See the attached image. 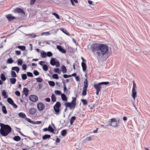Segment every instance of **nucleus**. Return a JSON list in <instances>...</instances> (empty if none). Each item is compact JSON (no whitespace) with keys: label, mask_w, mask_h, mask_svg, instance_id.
Segmentation results:
<instances>
[{"label":"nucleus","mask_w":150,"mask_h":150,"mask_svg":"<svg viewBox=\"0 0 150 150\" xmlns=\"http://www.w3.org/2000/svg\"><path fill=\"white\" fill-rule=\"evenodd\" d=\"M91 49L98 62L101 60L104 55L108 51V46L101 44L93 43L91 46Z\"/></svg>","instance_id":"1"},{"label":"nucleus","mask_w":150,"mask_h":150,"mask_svg":"<svg viewBox=\"0 0 150 150\" xmlns=\"http://www.w3.org/2000/svg\"><path fill=\"white\" fill-rule=\"evenodd\" d=\"M0 134L2 136H6L11 132L12 128L8 125L0 123Z\"/></svg>","instance_id":"2"},{"label":"nucleus","mask_w":150,"mask_h":150,"mask_svg":"<svg viewBox=\"0 0 150 150\" xmlns=\"http://www.w3.org/2000/svg\"><path fill=\"white\" fill-rule=\"evenodd\" d=\"M109 83L108 82H103L98 83V84H95L93 86L96 90V94L97 95H99V93L100 91V89L102 88L101 86L102 85H107Z\"/></svg>","instance_id":"3"},{"label":"nucleus","mask_w":150,"mask_h":150,"mask_svg":"<svg viewBox=\"0 0 150 150\" xmlns=\"http://www.w3.org/2000/svg\"><path fill=\"white\" fill-rule=\"evenodd\" d=\"M73 99L71 102L66 103L64 104L66 108H69L71 109H74L76 105V98L72 97Z\"/></svg>","instance_id":"4"},{"label":"nucleus","mask_w":150,"mask_h":150,"mask_svg":"<svg viewBox=\"0 0 150 150\" xmlns=\"http://www.w3.org/2000/svg\"><path fill=\"white\" fill-rule=\"evenodd\" d=\"M61 106V103L59 102H57L56 104L54 106V110L57 115L59 114L60 112L59 108Z\"/></svg>","instance_id":"5"},{"label":"nucleus","mask_w":150,"mask_h":150,"mask_svg":"<svg viewBox=\"0 0 150 150\" xmlns=\"http://www.w3.org/2000/svg\"><path fill=\"white\" fill-rule=\"evenodd\" d=\"M83 83L84 86L83 87L82 95L83 96H85L86 95L87 88L88 87V83L87 79L85 80Z\"/></svg>","instance_id":"6"},{"label":"nucleus","mask_w":150,"mask_h":150,"mask_svg":"<svg viewBox=\"0 0 150 150\" xmlns=\"http://www.w3.org/2000/svg\"><path fill=\"white\" fill-rule=\"evenodd\" d=\"M29 99L32 102H36L38 100V98L35 95H31L29 97Z\"/></svg>","instance_id":"7"},{"label":"nucleus","mask_w":150,"mask_h":150,"mask_svg":"<svg viewBox=\"0 0 150 150\" xmlns=\"http://www.w3.org/2000/svg\"><path fill=\"white\" fill-rule=\"evenodd\" d=\"M112 119L114 120L112 123V126L115 128H118L119 125L118 124L115 118H113Z\"/></svg>","instance_id":"8"},{"label":"nucleus","mask_w":150,"mask_h":150,"mask_svg":"<svg viewBox=\"0 0 150 150\" xmlns=\"http://www.w3.org/2000/svg\"><path fill=\"white\" fill-rule=\"evenodd\" d=\"M37 107L38 109L39 110L41 111L44 109L45 108V106L42 103H40L38 104Z\"/></svg>","instance_id":"9"},{"label":"nucleus","mask_w":150,"mask_h":150,"mask_svg":"<svg viewBox=\"0 0 150 150\" xmlns=\"http://www.w3.org/2000/svg\"><path fill=\"white\" fill-rule=\"evenodd\" d=\"M57 48L60 52L63 53H65L66 52L65 50L61 46L59 45H57Z\"/></svg>","instance_id":"10"},{"label":"nucleus","mask_w":150,"mask_h":150,"mask_svg":"<svg viewBox=\"0 0 150 150\" xmlns=\"http://www.w3.org/2000/svg\"><path fill=\"white\" fill-rule=\"evenodd\" d=\"M133 51L136 53H139L141 52V50L140 48L137 46H135L134 47Z\"/></svg>","instance_id":"11"},{"label":"nucleus","mask_w":150,"mask_h":150,"mask_svg":"<svg viewBox=\"0 0 150 150\" xmlns=\"http://www.w3.org/2000/svg\"><path fill=\"white\" fill-rule=\"evenodd\" d=\"M14 11L15 13H21L22 14H25V13L23 9L21 8H17L15 9Z\"/></svg>","instance_id":"12"},{"label":"nucleus","mask_w":150,"mask_h":150,"mask_svg":"<svg viewBox=\"0 0 150 150\" xmlns=\"http://www.w3.org/2000/svg\"><path fill=\"white\" fill-rule=\"evenodd\" d=\"M6 17L8 19L9 21L13 20L15 19V17L12 16V15L9 14L6 15Z\"/></svg>","instance_id":"13"},{"label":"nucleus","mask_w":150,"mask_h":150,"mask_svg":"<svg viewBox=\"0 0 150 150\" xmlns=\"http://www.w3.org/2000/svg\"><path fill=\"white\" fill-rule=\"evenodd\" d=\"M137 94L136 89H132V96L135 101Z\"/></svg>","instance_id":"14"},{"label":"nucleus","mask_w":150,"mask_h":150,"mask_svg":"<svg viewBox=\"0 0 150 150\" xmlns=\"http://www.w3.org/2000/svg\"><path fill=\"white\" fill-rule=\"evenodd\" d=\"M36 111V109L35 108H32L29 110V113L31 115H33L35 113Z\"/></svg>","instance_id":"15"},{"label":"nucleus","mask_w":150,"mask_h":150,"mask_svg":"<svg viewBox=\"0 0 150 150\" xmlns=\"http://www.w3.org/2000/svg\"><path fill=\"white\" fill-rule=\"evenodd\" d=\"M29 90L26 88H24L23 89V93L25 96H27Z\"/></svg>","instance_id":"16"},{"label":"nucleus","mask_w":150,"mask_h":150,"mask_svg":"<svg viewBox=\"0 0 150 150\" xmlns=\"http://www.w3.org/2000/svg\"><path fill=\"white\" fill-rule=\"evenodd\" d=\"M81 64L83 71H85L86 69V64L85 62H82L81 63Z\"/></svg>","instance_id":"17"},{"label":"nucleus","mask_w":150,"mask_h":150,"mask_svg":"<svg viewBox=\"0 0 150 150\" xmlns=\"http://www.w3.org/2000/svg\"><path fill=\"white\" fill-rule=\"evenodd\" d=\"M41 56L42 58H45L47 56L46 53V52L43 51H41L40 52Z\"/></svg>","instance_id":"18"},{"label":"nucleus","mask_w":150,"mask_h":150,"mask_svg":"<svg viewBox=\"0 0 150 150\" xmlns=\"http://www.w3.org/2000/svg\"><path fill=\"white\" fill-rule=\"evenodd\" d=\"M62 99V100L64 101H67V98L64 93H62L61 95Z\"/></svg>","instance_id":"19"},{"label":"nucleus","mask_w":150,"mask_h":150,"mask_svg":"<svg viewBox=\"0 0 150 150\" xmlns=\"http://www.w3.org/2000/svg\"><path fill=\"white\" fill-rule=\"evenodd\" d=\"M60 30L63 32V33H64L66 35L68 36H69L70 35L69 33L67 31L66 29L64 28H61L60 29Z\"/></svg>","instance_id":"20"},{"label":"nucleus","mask_w":150,"mask_h":150,"mask_svg":"<svg viewBox=\"0 0 150 150\" xmlns=\"http://www.w3.org/2000/svg\"><path fill=\"white\" fill-rule=\"evenodd\" d=\"M18 115L19 117L23 118L25 119L26 117V115L24 113L22 112H20L18 114Z\"/></svg>","instance_id":"21"},{"label":"nucleus","mask_w":150,"mask_h":150,"mask_svg":"<svg viewBox=\"0 0 150 150\" xmlns=\"http://www.w3.org/2000/svg\"><path fill=\"white\" fill-rule=\"evenodd\" d=\"M113 120L112 118L110 120L106 122V126H112L111 124Z\"/></svg>","instance_id":"22"},{"label":"nucleus","mask_w":150,"mask_h":150,"mask_svg":"<svg viewBox=\"0 0 150 150\" xmlns=\"http://www.w3.org/2000/svg\"><path fill=\"white\" fill-rule=\"evenodd\" d=\"M12 70L15 71L17 73H18L20 69L18 67H14L12 68Z\"/></svg>","instance_id":"23"},{"label":"nucleus","mask_w":150,"mask_h":150,"mask_svg":"<svg viewBox=\"0 0 150 150\" xmlns=\"http://www.w3.org/2000/svg\"><path fill=\"white\" fill-rule=\"evenodd\" d=\"M76 117L75 116H72V117H71V118L70 119V125H72L73 124L74 121V120H76Z\"/></svg>","instance_id":"24"},{"label":"nucleus","mask_w":150,"mask_h":150,"mask_svg":"<svg viewBox=\"0 0 150 150\" xmlns=\"http://www.w3.org/2000/svg\"><path fill=\"white\" fill-rule=\"evenodd\" d=\"M51 137V136L49 134H45L42 137V139L46 140L47 139H49Z\"/></svg>","instance_id":"25"},{"label":"nucleus","mask_w":150,"mask_h":150,"mask_svg":"<svg viewBox=\"0 0 150 150\" xmlns=\"http://www.w3.org/2000/svg\"><path fill=\"white\" fill-rule=\"evenodd\" d=\"M16 78H11L10 79V81L11 83L12 84H14L16 82Z\"/></svg>","instance_id":"26"},{"label":"nucleus","mask_w":150,"mask_h":150,"mask_svg":"<svg viewBox=\"0 0 150 150\" xmlns=\"http://www.w3.org/2000/svg\"><path fill=\"white\" fill-rule=\"evenodd\" d=\"M2 94L3 96H4V98H6L8 97V96L7 95L6 92L5 90H3L2 91Z\"/></svg>","instance_id":"27"},{"label":"nucleus","mask_w":150,"mask_h":150,"mask_svg":"<svg viewBox=\"0 0 150 150\" xmlns=\"http://www.w3.org/2000/svg\"><path fill=\"white\" fill-rule=\"evenodd\" d=\"M56 62V61H55V59L54 58H52L50 61V64L51 65L54 66L55 65L54 64Z\"/></svg>","instance_id":"28"},{"label":"nucleus","mask_w":150,"mask_h":150,"mask_svg":"<svg viewBox=\"0 0 150 150\" xmlns=\"http://www.w3.org/2000/svg\"><path fill=\"white\" fill-rule=\"evenodd\" d=\"M21 137L18 136H15L13 138V139L16 141H18L21 140Z\"/></svg>","instance_id":"29"},{"label":"nucleus","mask_w":150,"mask_h":150,"mask_svg":"<svg viewBox=\"0 0 150 150\" xmlns=\"http://www.w3.org/2000/svg\"><path fill=\"white\" fill-rule=\"evenodd\" d=\"M67 130L66 129H63V130L61 132V135L64 137L67 134Z\"/></svg>","instance_id":"30"},{"label":"nucleus","mask_w":150,"mask_h":150,"mask_svg":"<svg viewBox=\"0 0 150 150\" xmlns=\"http://www.w3.org/2000/svg\"><path fill=\"white\" fill-rule=\"evenodd\" d=\"M2 111L4 114H6L7 113V111L5 106L3 105L2 107Z\"/></svg>","instance_id":"31"},{"label":"nucleus","mask_w":150,"mask_h":150,"mask_svg":"<svg viewBox=\"0 0 150 150\" xmlns=\"http://www.w3.org/2000/svg\"><path fill=\"white\" fill-rule=\"evenodd\" d=\"M51 99L52 101L53 102H55L56 101V97L55 96V95L54 94H52V95Z\"/></svg>","instance_id":"32"},{"label":"nucleus","mask_w":150,"mask_h":150,"mask_svg":"<svg viewBox=\"0 0 150 150\" xmlns=\"http://www.w3.org/2000/svg\"><path fill=\"white\" fill-rule=\"evenodd\" d=\"M7 101L11 105L14 103L13 100L10 98H8Z\"/></svg>","instance_id":"33"},{"label":"nucleus","mask_w":150,"mask_h":150,"mask_svg":"<svg viewBox=\"0 0 150 150\" xmlns=\"http://www.w3.org/2000/svg\"><path fill=\"white\" fill-rule=\"evenodd\" d=\"M62 71L63 73H65L67 72V69L63 65L62 67Z\"/></svg>","instance_id":"34"},{"label":"nucleus","mask_w":150,"mask_h":150,"mask_svg":"<svg viewBox=\"0 0 150 150\" xmlns=\"http://www.w3.org/2000/svg\"><path fill=\"white\" fill-rule=\"evenodd\" d=\"M17 48L22 51H24L25 50V47L24 46H18Z\"/></svg>","instance_id":"35"},{"label":"nucleus","mask_w":150,"mask_h":150,"mask_svg":"<svg viewBox=\"0 0 150 150\" xmlns=\"http://www.w3.org/2000/svg\"><path fill=\"white\" fill-rule=\"evenodd\" d=\"M1 79L3 81H5L6 80V77L3 74L1 73Z\"/></svg>","instance_id":"36"},{"label":"nucleus","mask_w":150,"mask_h":150,"mask_svg":"<svg viewBox=\"0 0 150 150\" xmlns=\"http://www.w3.org/2000/svg\"><path fill=\"white\" fill-rule=\"evenodd\" d=\"M81 101L82 102L83 104V105H87L88 103V102L86 99H81Z\"/></svg>","instance_id":"37"},{"label":"nucleus","mask_w":150,"mask_h":150,"mask_svg":"<svg viewBox=\"0 0 150 150\" xmlns=\"http://www.w3.org/2000/svg\"><path fill=\"white\" fill-rule=\"evenodd\" d=\"M11 76L13 78H15L16 77V74L14 71H11Z\"/></svg>","instance_id":"38"},{"label":"nucleus","mask_w":150,"mask_h":150,"mask_svg":"<svg viewBox=\"0 0 150 150\" xmlns=\"http://www.w3.org/2000/svg\"><path fill=\"white\" fill-rule=\"evenodd\" d=\"M54 70L55 73H57L58 74H60L61 73V71L59 70V69L58 68H54Z\"/></svg>","instance_id":"39"},{"label":"nucleus","mask_w":150,"mask_h":150,"mask_svg":"<svg viewBox=\"0 0 150 150\" xmlns=\"http://www.w3.org/2000/svg\"><path fill=\"white\" fill-rule=\"evenodd\" d=\"M48 83L49 85L51 86H55V83L54 82L52 81H49Z\"/></svg>","instance_id":"40"},{"label":"nucleus","mask_w":150,"mask_h":150,"mask_svg":"<svg viewBox=\"0 0 150 150\" xmlns=\"http://www.w3.org/2000/svg\"><path fill=\"white\" fill-rule=\"evenodd\" d=\"M49 131L51 132L54 133V129L50 125L48 127Z\"/></svg>","instance_id":"41"},{"label":"nucleus","mask_w":150,"mask_h":150,"mask_svg":"<svg viewBox=\"0 0 150 150\" xmlns=\"http://www.w3.org/2000/svg\"><path fill=\"white\" fill-rule=\"evenodd\" d=\"M42 69L45 71H47L48 69V67L47 66L46 64H44L42 66Z\"/></svg>","instance_id":"42"},{"label":"nucleus","mask_w":150,"mask_h":150,"mask_svg":"<svg viewBox=\"0 0 150 150\" xmlns=\"http://www.w3.org/2000/svg\"><path fill=\"white\" fill-rule=\"evenodd\" d=\"M52 77L54 79H57L59 78V77L57 74H54L52 75Z\"/></svg>","instance_id":"43"},{"label":"nucleus","mask_w":150,"mask_h":150,"mask_svg":"<svg viewBox=\"0 0 150 150\" xmlns=\"http://www.w3.org/2000/svg\"><path fill=\"white\" fill-rule=\"evenodd\" d=\"M22 79L23 80H25L27 78V76L26 74H23L21 75Z\"/></svg>","instance_id":"44"},{"label":"nucleus","mask_w":150,"mask_h":150,"mask_svg":"<svg viewBox=\"0 0 150 150\" xmlns=\"http://www.w3.org/2000/svg\"><path fill=\"white\" fill-rule=\"evenodd\" d=\"M13 62V61L11 58H10L7 60V63L8 64H11Z\"/></svg>","instance_id":"45"},{"label":"nucleus","mask_w":150,"mask_h":150,"mask_svg":"<svg viewBox=\"0 0 150 150\" xmlns=\"http://www.w3.org/2000/svg\"><path fill=\"white\" fill-rule=\"evenodd\" d=\"M25 119L26 121H27L28 122L30 123H31L33 124H35V123H34V122L33 121H31V120L29 118L26 117Z\"/></svg>","instance_id":"46"},{"label":"nucleus","mask_w":150,"mask_h":150,"mask_svg":"<svg viewBox=\"0 0 150 150\" xmlns=\"http://www.w3.org/2000/svg\"><path fill=\"white\" fill-rule=\"evenodd\" d=\"M18 65H21L23 62V61L21 59H18L17 60Z\"/></svg>","instance_id":"47"},{"label":"nucleus","mask_w":150,"mask_h":150,"mask_svg":"<svg viewBox=\"0 0 150 150\" xmlns=\"http://www.w3.org/2000/svg\"><path fill=\"white\" fill-rule=\"evenodd\" d=\"M133 86L132 89H136L137 86L136 84L135 83V81H133Z\"/></svg>","instance_id":"48"},{"label":"nucleus","mask_w":150,"mask_h":150,"mask_svg":"<svg viewBox=\"0 0 150 150\" xmlns=\"http://www.w3.org/2000/svg\"><path fill=\"white\" fill-rule=\"evenodd\" d=\"M71 3L72 5L74 6V2L76 4L78 3V1L77 0H70Z\"/></svg>","instance_id":"49"},{"label":"nucleus","mask_w":150,"mask_h":150,"mask_svg":"<svg viewBox=\"0 0 150 150\" xmlns=\"http://www.w3.org/2000/svg\"><path fill=\"white\" fill-rule=\"evenodd\" d=\"M56 95H61V92L59 90H56L54 91Z\"/></svg>","instance_id":"50"},{"label":"nucleus","mask_w":150,"mask_h":150,"mask_svg":"<svg viewBox=\"0 0 150 150\" xmlns=\"http://www.w3.org/2000/svg\"><path fill=\"white\" fill-rule=\"evenodd\" d=\"M47 56L51 57L52 55V54L51 52H48L46 53Z\"/></svg>","instance_id":"51"},{"label":"nucleus","mask_w":150,"mask_h":150,"mask_svg":"<svg viewBox=\"0 0 150 150\" xmlns=\"http://www.w3.org/2000/svg\"><path fill=\"white\" fill-rule=\"evenodd\" d=\"M52 14L57 19H59L60 18L59 15L57 13H53Z\"/></svg>","instance_id":"52"},{"label":"nucleus","mask_w":150,"mask_h":150,"mask_svg":"<svg viewBox=\"0 0 150 150\" xmlns=\"http://www.w3.org/2000/svg\"><path fill=\"white\" fill-rule=\"evenodd\" d=\"M27 75L28 76L30 77H33V74L30 72H27Z\"/></svg>","instance_id":"53"},{"label":"nucleus","mask_w":150,"mask_h":150,"mask_svg":"<svg viewBox=\"0 0 150 150\" xmlns=\"http://www.w3.org/2000/svg\"><path fill=\"white\" fill-rule=\"evenodd\" d=\"M36 81L38 82H41L42 81V78L38 77L36 79Z\"/></svg>","instance_id":"54"},{"label":"nucleus","mask_w":150,"mask_h":150,"mask_svg":"<svg viewBox=\"0 0 150 150\" xmlns=\"http://www.w3.org/2000/svg\"><path fill=\"white\" fill-rule=\"evenodd\" d=\"M33 74L35 76H38L39 74V72L37 70H34L33 71Z\"/></svg>","instance_id":"55"},{"label":"nucleus","mask_w":150,"mask_h":150,"mask_svg":"<svg viewBox=\"0 0 150 150\" xmlns=\"http://www.w3.org/2000/svg\"><path fill=\"white\" fill-rule=\"evenodd\" d=\"M57 67H59L60 66V64L58 61H56L55 63L54 64Z\"/></svg>","instance_id":"56"},{"label":"nucleus","mask_w":150,"mask_h":150,"mask_svg":"<svg viewBox=\"0 0 150 150\" xmlns=\"http://www.w3.org/2000/svg\"><path fill=\"white\" fill-rule=\"evenodd\" d=\"M27 68V66L26 64H23V66H22V69L23 70H26Z\"/></svg>","instance_id":"57"},{"label":"nucleus","mask_w":150,"mask_h":150,"mask_svg":"<svg viewBox=\"0 0 150 150\" xmlns=\"http://www.w3.org/2000/svg\"><path fill=\"white\" fill-rule=\"evenodd\" d=\"M15 94L16 96H20V93L18 91H16L15 92Z\"/></svg>","instance_id":"58"},{"label":"nucleus","mask_w":150,"mask_h":150,"mask_svg":"<svg viewBox=\"0 0 150 150\" xmlns=\"http://www.w3.org/2000/svg\"><path fill=\"white\" fill-rule=\"evenodd\" d=\"M63 76V77L65 78H67L71 77V75H68L67 74H64Z\"/></svg>","instance_id":"59"},{"label":"nucleus","mask_w":150,"mask_h":150,"mask_svg":"<svg viewBox=\"0 0 150 150\" xmlns=\"http://www.w3.org/2000/svg\"><path fill=\"white\" fill-rule=\"evenodd\" d=\"M15 53L16 55H19L21 54V52L20 51L16 50L15 51Z\"/></svg>","instance_id":"60"},{"label":"nucleus","mask_w":150,"mask_h":150,"mask_svg":"<svg viewBox=\"0 0 150 150\" xmlns=\"http://www.w3.org/2000/svg\"><path fill=\"white\" fill-rule=\"evenodd\" d=\"M11 105H12L13 107L15 109H16L18 108L17 105L16 104H15L14 103H13Z\"/></svg>","instance_id":"61"},{"label":"nucleus","mask_w":150,"mask_h":150,"mask_svg":"<svg viewBox=\"0 0 150 150\" xmlns=\"http://www.w3.org/2000/svg\"><path fill=\"white\" fill-rule=\"evenodd\" d=\"M86 140H88V141H90L91 140V137H87L86 138Z\"/></svg>","instance_id":"62"},{"label":"nucleus","mask_w":150,"mask_h":150,"mask_svg":"<svg viewBox=\"0 0 150 150\" xmlns=\"http://www.w3.org/2000/svg\"><path fill=\"white\" fill-rule=\"evenodd\" d=\"M36 0H31L30 1V4L33 5L35 3Z\"/></svg>","instance_id":"63"},{"label":"nucleus","mask_w":150,"mask_h":150,"mask_svg":"<svg viewBox=\"0 0 150 150\" xmlns=\"http://www.w3.org/2000/svg\"><path fill=\"white\" fill-rule=\"evenodd\" d=\"M45 63V62H44V61H41L40 62H39V64H40V65H41V66H43V65H44V64H43L44 63Z\"/></svg>","instance_id":"64"}]
</instances>
